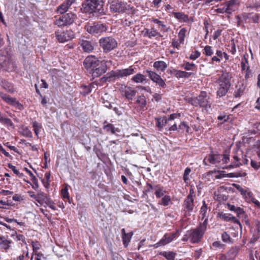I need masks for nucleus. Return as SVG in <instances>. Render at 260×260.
<instances>
[{"label": "nucleus", "mask_w": 260, "mask_h": 260, "mask_svg": "<svg viewBox=\"0 0 260 260\" xmlns=\"http://www.w3.org/2000/svg\"><path fill=\"white\" fill-rule=\"evenodd\" d=\"M136 90L129 86H124L121 89V94L128 100H132L136 94Z\"/></svg>", "instance_id": "24"}, {"label": "nucleus", "mask_w": 260, "mask_h": 260, "mask_svg": "<svg viewBox=\"0 0 260 260\" xmlns=\"http://www.w3.org/2000/svg\"><path fill=\"white\" fill-rule=\"evenodd\" d=\"M107 71V65L106 62L105 61H100L98 65L93 69L90 71V74H91L92 77L97 78L101 76L103 74L105 73Z\"/></svg>", "instance_id": "15"}, {"label": "nucleus", "mask_w": 260, "mask_h": 260, "mask_svg": "<svg viewBox=\"0 0 260 260\" xmlns=\"http://www.w3.org/2000/svg\"><path fill=\"white\" fill-rule=\"evenodd\" d=\"M178 129L183 131H185L187 133H189L190 127L186 122L182 121L178 126Z\"/></svg>", "instance_id": "61"}, {"label": "nucleus", "mask_w": 260, "mask_h": 260, "mask_svg": "<svg viewBox=\"0 0 260 260\" xmlns=\"http://www.w3.org/2000/svg\"><path fill=\"white\" fill-rule=\"evenodd\" d=\"M99 44L104 53H108L117 46L116 40L111 37H102L99 40Z\"/></svg>", "instance_id": "8"}, {"label": "nucleus", "mask_w": 260, "mask_h": 260, "mask_svg": "<svg viewBox=\"0 0 260 260\" xmlns=\"http://www.w3.org/2000/svg\"><path fill=\"white\" fill-rule=\"evenodd\" d=\"M209 99L210 97L207 92L202 91L198 96L191 98L189 103L193 106H200L205 110H207L211 107Z\"/></svg>", "instance_id": "5"}, {"label": "nucleus", "mask_w": 260, "mask_h": 260, "mask_svg": "<svg viewBox=\"0 0 260 260\" xmlns=\"http://www.w3.org/2000/svg\"><path fill=\"white\" fill-rule=\"evenodd\" d=\"M240 166H241V158L237 155V154L234 155L231 160V165L229 166V168H237Z\"/></svg>", "instance_id": "40"}, {"label": "nucleus", "mask_w": 260, "mask_h": 260, "mask_svg": "<svg viewBox=\"0 0 260 260\" xmlns=\"http://www.w3.org/2000/svg\"><path fill=\"white\" fill-rule=\"evenodd\" d=\"M31 245L32 247V253H40V252L38 251V250L40 249L41 244L40 242L38 241H32Z\"/></svg>", "instance_id": "59"}, {"label": "nucleus", "mask_w": 260, "mask_h": 260, "mask_svg": "<svg viewBox=\"0 0 260 260\" xmlns=\"http://www.w3.org/2000/svg\"><path fill=\"white\" fill-rule=\"evenodd\" d=\"M153 67L157 71L164 72L168 67V64L164 61H155L153 64Z\"/></svg>", "instance_id": "33"}, {"label": "nucleus", "mask_w": 260, "mask_h": 260, "mask_svg": "<svg viewBox=\"0 0 260 260\" xmlns=\"http://www.w3.org/2000/svg\"><path fill=\"white\" fill-rule=\"evenodd\" d=\"M117 74H118L117 71H111L110 72L108 73L106 75V77L107 78V80L108 82H111L115 81L116 79H118V76H117Z\"/></svg>", "instance_id": "48"}, {"label": "nucleus", "mask_w": 260, "mask_h": 260, "mask_svg": "<svg viewBox=\"0 0 260 260\" xmlns=\"http://www.w3.org/2000/svg\"><path fill=\"white\" fill-rule=\"evenodd\" d=\"M30 260H46V257L42 252L32 253Z\"/></svg>", "instance_id": "56"}, {"label": "nucleus", "mask_w": 260, "mask_h": 260, "mask_svg": "<svg viewBox=\"0 0 260 260\" xmlns=\"http://www.w3.org/2000/svg\"><path fill=\"white\" fill-rule=\"evenodd\" d=\"M0 86L10 93H13L16 91L13 83L3 79L0 81Z\"/></svg>", "instance_id": "28"}, {"label": "nucleus", "mask_w": 260, "mask_h": 260, "mask_svg": "<svg viewBox=\"0 0 260 260\" xmlns=\"http://www.w3.org/2000/svg\"><path fill=\"white\" fill-rule=\"evenodd\" d=\"M176 237L177 233H166L162 238L157 243L154 244L153 246L154 248H157L159 246L166 245L171 242Z\"/></svg>", "instance_id": "17"}, {"label": "nucleus", "mask_w": 260, "mask_h": 260, "mask_svg": "<svg viewBox=\"0 0 260 260\" xmlns=\"http://www.w3.org/2000/svg\"><path fill=\"white\" fill-rule=\"evenodd\" d=\"M19 129V133L21 135L26 138H32V133L28 126L22 125L20 127Z\"/></svg>", "instance_id": "36"}, {"label": "nucleus", "mask_w": 260, "mask_h": 260, "mask_svg": "<svg viewBox=\"0 0 260 260\" xmlns=\"http://www.w3.org/2000/svg\"><path fill=\"white\" fill-rule=\"evenodd\" d=\"M157 255L164 256L167 260H175L177 253L172 251H164L159 252Z\"/></svg>", "instance_id": "35"}, {"label": "nucleus", "mask_w": 260, "mask_h": 260, "mask_svg": "<svg viewBox=\"0 0 260 260\" xmlns=\"http://www.w3.org/2000/svg\"><path fill=\"white\" fill-rule=\"evenodd\" d=\"M208 224V219L206 218L203 222H200L196 228L186 231L182 238V241L183 242L189 241L191 244L200 243L207 231Z\"/></svg>", "instance_id": "1"}, {"label": "nucleus", "mask_w": 260, "mask_h": 260, "mask_svg": "<svg viewBox=\"0 0 260 260\" xmlns=\"http://www.w3.org/2000/svg\"><path fill=\"white\" fill-rule=\"evenodd\" d=\"M0 98L6 104L15 107L19 110H21L23 108V105L16 98L12 97L7 93L0 91Z\"/></svg>", "instance_id": "14"}, {"label": "nucleus", "mask_w": 260, "mask_h": 260, "mask_svg": "<svg viewBox=\"0 0 260 260\" xmlns=\"http://www.w3.org/2000/svg\"><path fill=\"white\" fill-rule=\"evenodd\" d=\"M230 157L227 154H213L210 153L206 156L204 160L203 164L205 165H207V161L211 164H217L220 162L221 161L223 164H226L229 161Z\"/></svg>", "instance_id": "9"}, {"label": "nucleus", "mask_w": 260, "mask_h": 260, "mask_svg": "<svg viewBox=\"0 0 260 260\" xmlns=\"http://www.w3.org/2000/svg\"><path fill=\"white\" fill-rule=\"evenodd\" d=\"M232 75L229 72H223L218 78L216 83L218 85L216 92L217 97H222L228 93L231 85V79Z\"/></svg>", "instance_id": "3"}, {"label": "nucleus", "mask_w": 260, "mask_h": 260, "mask_svg": "<svg viewBox=\"0 0 260 260\" xmlns=\"http://www.w3.org/2000/svg\"><path fill=\"white\" fill-rule=\"evenodd\" d=\"M208 210L207 205L206 204L205 201L203 202V205L200 209V214L201 215L202 219L204 220L207 218L208 219V217L207 216V212Z\"/></svg>", "instance_id": "44"}, {"label": "nucleus", "mask_w": 260, "mask_h": 260, "mask_svg": "<svg viewBox=\"0 0 260 260\" xmlns=\"http://www.w3.org/2000/svg\"><path fill=\"white\" fill-rule=\"evenodd\" d=\"M104 4L103 0H85L82 4L81 10L83 13L101 16L106 14Z\"/></svg>", "instance_id": "2"}, {"label": "nucleus", "mask_w": 260, "mask_h": 260, "mask_svg": "<svg viewBox=\"0 0 260 260\" xmlns=\"http://www.w3.org/2000/svg\"><path fill=\"white\" fill-rule=\"evenodd\" d=\"M187 29L185 28H182L178 34V39L181 44H184V40L186 37Z\"/></svg>", "instance_id": "47"}, {"label": "nucleus", "mask_w": 260, "mask_h": 260, "mask_svg": "<svg viewBox=\"0 0 260 260\" xmlns=\"http://www.w3.org/2000/svg\"><path fill=\"white\" fill-rule=\"evenodd\" d=\"M135 109L138 111L144 110L147 105L146 98L144 95L137 96L135 102Z\"/></svg>", "instance_id": "21"}, {"label": "nucleus", "mask_w": 260, "mask_h": 260, "mask_svg": "<svg viewBox=\"0 0 260 260\" xmlns=\"http://www.w3.org/2000/svg\"><path fill=\"white\" fill-rule=\"evenodd\" d=\"M173 15L174 17L179 20L182 21L184 22H192L193 21V18L192 17H189L188 15H186L182 12H173Z\"/></svg>", "instance_id": "27"}, {"label": "nucleus", "mask_w": 260, "mask_h": 260, "mask_svg": "<svg viewBox=\"0 0 260 260\" xmlns=\"http://www.w3.org/2000/svg\"><path fill=\"white\" fill-rule=\"evenodd\" d=\"M117 71L118 78H122L134 74L136 73V68L133 66H131L128 68L118 70Z\"/></svg>", "instance_id": "20"}, {"label": "nucleus", "mask_w": 260, "mask_h": 260, "mask_svg": "<svg viewBox=\"0 0 260 260\" xmlns=\"http://www.w3.org/2000/svg\"><path fill=\"white\" fill-rule=\"evenodd\" d=\"M149 21L151 22L154 23L157 25V27L160 31L164 32H167L168 31V28L167 25L165 24V22L154 17H152L149 19Z\"/></svg>", "instance_id": "30"}, {"label": "nucleus", "mask_w": 260, "mask_h": 260, "mask_svg": "<svg viewBox=\"0 0 260 260\" xmlns=\"http://www.w3.org/2000/svg\"><path fill=\"white\" fill-rule=\"evenodd\" d=\"M103 128L106 133L112 135H117V133L120 132V129L118 127H115L113 124L109 123L107 120L104 122Z\"/></svg>", "instance_id": "25"}, {"label": "nucleus", "mask_w": 260, "mask_h": 260, "mask_svg": "<svg viewBox=\"0 0 260 260\" xmlns=\"http://www.w3.org/2000/svg\"><path fill=\"white\" fill-rule=\"evenodd\" d=\"M222 59V51L220 50H217L215 53V55L211 58V61L212 63L214 62L219 63Z\"/></svg>", "instance_id": "43"}, {"label": "nucleus", "mask_w": 260, "mask_h": 260, "mask_svg": "<svg viewBox=\"0 0 260 260\" xmlns=\"http://www.w3.org/2000/svg\"><path fill=\"white\" fill-rule=\"evenodd\" d=\"M191 172V169L190 168L187 167L184 172L183 176V179L184 182L186 184H188L189 182V175L190 173Z\"/></svg>", "instance_id": "57"}, {"label": "nucleus", "mask_w": 260, "mask_h": 260, "mask_svg": "<svg viewBox=\"0 0 260 260\" xmlns=\"http://www.w3.org/2000/svg\"><path fill=\"white\" fill-rule=\"evenodd\" d=\"M155 120L156 121L155 125L158 128L159 131H161L164 127L167 124L166 121V117H155Z\"/></svg>", "instance_id": "34"}, {"label": "nucleus", "mask_w": 260, "mask_h": 260, "mask_svg": "<svg viewBox=\"0 0 260 260\" xmlns=\"http://www.w3.org/2000/svg\"><path fill=\"white\" fill-rule=\"evenodd\" d=\"M94 87L93 86V83H92L88 85H82L81 86V88L82 89V91H81V94L83 95L84 96H86L91 92L92 88Z\"/></svg>", "instance_id": "42"}, {"label": "nucleus", "mask_w": 260, "mask_h": 260, "mask_svg": "<svg viewBox=\"0 0 260 260\" xmlns=\"http://www.w3.org/2000/svg\"><path fill=\"white\" fill-rule=\"evenodd\" d=\"M248 54L247 53H245L243 55V58L242 59V61L241 62V70L242 71H245L246 69L247 66H249L248 65Z\"/></svg>", "instance_id": "46"}, {"label": "nucleus", "mask_w": 260, "mask_h": 260, "mask_svg": "<svg viewBox=\"0 0 260 260\" xmlns=\"http://www.w3.org/2000/svg\"><path fill=\"white\" fill-rule=\"evenodd\" d=\"M216 12L218 13H224L225 12L228 13V9H227L225 3L218 6L216 9Z\"/></svg>", "instance_id": "62"}, {"label": "nucleus", "mask_w": 260, "mask_h": 260, "mask_svg": "<svg viewBox=\"0 0 260 260\" xmlns=\"http://www.w3.org/2000/svg\"><path fill=\"white\" fill-rule=\"evenodd\" d=\"M37 202L44 207L48 206L53 210H57L55 203L51 199L50 197L43 192H39V196Z\"/></svg>", "instance_id": "13"}, {"label": "nucleus", "mask_w": 260, "mask_h": 260, "mask_svg": "<svg viewBox=\"0 0 260 260\" xmlns=\"http://www.w3.org/2000/svg\"><path fill=\"white\" fill-rule=\"evenodd\" d=\"M171 202V197L168 195H164L159 201L158 204L163 206H167Z\"/></svg>", "instance_id": "45"}, {"label": "nucleus", "mask_w": 260, "mask_h": 260, "mask_svg": "<svg viewBox=\"0 0 260 260\" xmlns=\"http://www.w3.org/2000/svg\"><path fill=\"white\" fill-rule=\"evenodd\" d=\"M85 30L89 34L93 36H100L107 30L105 24L100 22H92L87 23L84 26Z\"/></svg>", "instance_id": "6"}, {"label": "nucleus", "mask_w": 260, "mask_h": 260, "mask_svg": "<svg viewBox=\"0 0 260 260\" xmlns=\"http://www.w3.org/2000/svg\"><path fill=\"white\" fill-rule=\"evenodd\" d=\"M0 123L8 127H14V124L11 119L7 118L0 112Z\"/></svg>", "instance_id": "39"}, {"label": "nucleus", "mask_w": 260, "mask_h": 260, "mask_svg": "<svg viewBox=\"0 0 260 260\" xmlns=\"http://www.w3.org/2000/svg\"><path fill=\"white\" fill-rule=\"evenodd\" d=\"M176 72V77L177 79H188L190 77H194L196 76V74L194 72H187L185 71L177 70Z\"/></svg>", "instance_id": "31"}, {"label": "nucleus", "mask_w": 260, "mask_h": 260, "mask_svg": "<svg viewBox=\"0 0 260 260\" xmlns=\"http://www.w3.org/2000/svg\"><path fill=\"white\" fill-rule=\"evenodd\" d=\"M31 125L35 135L38 139L39 138V134L42 128V124L37 121H34L31 122Z\"/></svg>", "instance_id": "41"}, {"label": "nucleus", "mask_w": 260, "mask_h": 260, "mask_svg": "<svg viewBox=\"0 0 260 260\" xmlns=\"http://www.w3.org/2000/svg\"><path fill=\"white\" fill-rule=\"evenodd\" d=\"M154 184H152L149 182L146 183V185L145 187V189L143 191V193L145 195H147L149 192H150L154 190Z\"/></svg>", "instance_id": "53"}, {"label": "nucleus", "mask_w": 260, "mask_h": 260, "mask_svg": "<svg viewBox=\"0 0 260 260\" xmlns=\"http://www.w3.org/2000/svg\"><path fill=\"white\" fill-rule=\"evenodd\" d=\"M100 61L99 59L94 56L89 55L84 59L83 64L85 68L90 73V71L98 65Z\"/></svg>", "instance_id": "16"}, {"label": "nucleus", "mask_w": 260, "mask_h": 260, "mask_svg": "<svg viewBox=\"0 0 260 260\" xmlns=\"http://www.w3.org/2000/svg\"><path fill=\"white\" fill-rule=\"evenodd\" d=\"M247 174L245 172L239 171L234 173H230L228 174V176L229 177H242L246 176Z\"/></svg>", "instance_id": "58"}, {"label": "nucleus", "mask_w": 260, "mask_h": 260, "mask_svg": "<svg viewBox=\"0 0 260 260\" xmlns=\"http://www.w3.org/2000/svg\"><path fill=\"white\" fill-rule=\"evenodd\" d=\"M195 197L194 192L193 189H190L189 193L185 199L183 207L184 211L186 215H190V212L192 211L194 208V197Z\"/></svg>", "instance_id": "10"}, {"label": "nucleus", "mask_w": 260, "mask_h": 260, "mask_svg": "<svg viewBox=\"0 0 260 260\" xmlns=\"http://www.w3.org/2000/svg\"><path fill=\"white\" fill-rule=\"evenodd\" d=\"M8 167L12 170L14 173L16 174L17 176L20 178H22L24 176V174L22 173H20L17 169L16 167L13 166L11 164H8Z\"/></svg>", "instance_id": "55"}, {"label": "nucleus", "mask_w": 260, "mask_h": 260, "mask_svg": "<svg viewBox=\"0 0 260 260\" xmlns=\"http://www.w3.org/2000/svg\"><path fill=\"white\" fill-rule=\"evenodd\" d=\"M132 81L136 83H143L144 82H147L148 79L146 78L144 75L138 73L132 77Z\"/></svg>", "instance_id": "37"}, {"label": "nucleus", "mask_w": 260, "mask_h": 260, "mask_svg": "<svg viewBox=\"0 0 260 260\" xmlns=\"http://www.w3.org/2000/svg\"><path fill=\"white\" fill-rule=\"evenodd\" d=\"M154 193L156 198L159 199L163 197L166 193L164 187L160 184H154Z\"/></svg>", "instance_id": "32"}, {"label": "nucleus", "mask_w": 260, "mask_h": 260, "mask_svg": "<svg viewBox=\"0 0 260 260\" xmlns=\"http://www.w3.org/2000/svg\"><path fill=\"white\" fill-rule=\"evenodd\" d=\"M61 16H55L54 24L58 27L69 26L73 25L78 19L76 13L71 11L60 14Z\"/></svg>", "instance_id": "4"}, {"label": "nucleus", "mask_w": 260, "mask_h": 260, "mask_svg": "<svg viewBox=\"0 0 260 260\" xmlns=\"http://www.w3.org/2000/svg\"><path fill=\"white\" fill-rule=\"evenodd\" d=\"M227 49L229 52L231 53L232 54L234 55L236 53V46L235 40L234 39L232 40L230 43L228 45Z\"/></svg>", "instance_id": "50"}, {"label": "nucleus", "mask_w": 260, "mask_h": 260, "mask_svg": "<svg viewBox=\"0 0 260 260\" xmlns=\"http://www.w3.org/2000/svg\"><path fill=\"white\" fill-rule=\"evenodd\" d=\"M201 55V53L198 50L192 52L190 54L189 58L190 60H196Z\"/></svg>", "instance_id": "63"}, {"label": "nucleus", "mask_w": 260, "mask_h": 260, "mask_svg": "<svg viewBox=\"0 0 260 260\" xmlns=\"http://www.w3.org/2000/svg\"><path fill=\"white\" fill-rule=\"evenodd\" d=\"M217 119L220 122L218 123V125H221L225 122L229 121L230 119V115H226L225 114H223L219 115L217 117Z\"/></svg>", "instance_id": "54"}, {"label": "nucleus", "mask_w": 260, "mask_h": 260, "mask_svg": "<svg viewBox=\"0 0 260 260\" xmlns=\"http://www.w3.org/2000/svg\"><path fill=\"white\" fill-rule=\"evenodd\" d=\"M78 0H64L56 9L55 12L57 14H62L68 12L69 10L73 5L77 4Z\"/></svg>", "instance_id": "18"}, {"label": "nucleus", "mask_w": 260, "mask_h": 260, "mask_svg": "<svg viewBox=\"0 0 260 260\" xmlns=\"http://www.w3.org/2000/svg\"><path fill=\"white\" fill-rule=\"evenodd\" d=\"M0 247L6 252H9L14 247V242L11 240H6L4 238H0Z\"/></svg>", "instance_id": "29"}, {"label": "nucleus", "mask_w": 260, "mask_h": 260, "mask_svg": "<svg viewBox=\"0 0 260 260\" xmlns=\"http://www.w3.org/2000/svg\"><path fill=\"white\" fill-rule=\"evenodd\" d=\"M236 4V0H230L225 3V5L227 9H228V13H231V12L235 10L234 7Z\"/></svg>", "instance_id": "49"}, {"label": "nucleus", "mask_w": 260, "mask_h": 260, "mask_svg": "<svg viewBox=\"0 0 260 260\" xmlns=\"http://www.w3.org/2000/svg\"><path fill=\"white\" fill-rule=\"evenodd\" d=\"M61 196L63 199H67L70 201V196L67 186L61 190Z\"/></svg>", "instance_id": "60"}, {"label": "nucleus", "mask_w": 260, "mask_h": 260, "mask_svg": "<svg viewBox=\"0 0 260 260\" xmlns=\"http://www.w3.org/2000/svg\"><path fill=\"white\" fill-rule=\"evenodd\" d=\"M214 53L213 48L212 46L206 45L203 49V54L207 56H211Z\"/></svg>", "instance_id": "52"}, {"label": "nucleus", "mask_w": 260, "mask_h": 260, "mask_svg": "<svg viewBox=\"0 0 260 260\" xmlns=\"http://www.w3.org/2000/svg\"><path fill=\"white\" fill-rule=\"evenodd\" d=\"M110 10L113 13H129L133 11V7L119 0L112 1L110 5Z\"/></svg>", "instance_id": "7"}, {"label": "nucleus", "mask_w": 260, "mask_h": 260, "mask_svg": "<svg viewBox=\"0 0 260 260\" xmlns=\"http://www.w3.org/2000/svg\"><path fill=\"white\" fill-rule=\"evenodd\" d=\"M78 44L82 50L86 53L91 52L94 49V43L91 41L79 39Z\"/></svg>", "instance_id": "19"}, {"label": "nucleus", "mask_w": 260, "mask_h": 260, "mask_svg": "<svg viewBox=\"0 0 260 260\" xmlns=\"http://www.w3.org/2000/svg\"><path fill=\"white\" fill-rule=\"evenodd\" d=\"M250 166L255 170H257L260 168V161L251 159Z\"/></svg>", "instance_id": "64"}, {"label": "nucleus", "mask_w": 260, "mask_h": 260, "mask_svg": "<svg viewBox=\"0 0 260 260\" xmlns=\"http://www.w3.org/2000/svg\"><path fill=\"white\" fill-rule=\"evenodd\" d=\"M55 35L56 39L60 43L72 40L75 37V34L71 29L64 31L57 30L55 32Z\"/></svg>", "instance_id": "11"}, {"label": "nucleus", "mask_w": 260, "mask_h": 260, "mask_svg": "<svg viewBox=\"0 0 260 260\" xmlns=\"http://www.w3.org/2000/svg\"><path fill=\"white\" fill-rule=\"evenodd\" d=\"M218 217L225 221H231L234 223H236L239 225L240 227L242 226L240 221L230 213H224L223 212H219L218 214Z\"/></svg>", "instance_id": "23"}, {"label": "nucleus", "mask_w": 260, "mask_h": 260, "mask_svg": "<svg viewBox=\"0 0 260 260\" xmlns=\"http://www.w3.org/2000/svg\"><path fill=\"white\" fill-rule=\"evenodd\" d=\"M222 241L226 243H233V240L231 238L230 235L226 232H224L221 234Z\"/></svg>", "instance_id": "51"}, {"label": "nucleus", "mask_w": 260, "mask_h": 260, "mask_svg": "<svg viewBox=\"0 0 260 260\" xmlns=\"http://www.w3.org/2000/svg\"><path fill=\"white\" fill-rule=\"evenodd\" d=\"M141 34L143 37L148 38L149 39H152L154 37H161L160 33L153 27L150 29L144 28V29L141 31Z\"/></svg>", "instance_id": "22"}, {"label": "nucleus", "mask_w": 260, "mask_h": 260, "mask_svg": "<svg viewBox=\"0 0 260 260\" xmlns=\"http://www.w3.org/2000/svg\"><path fill=\"white\" fill-rule=\"evenodd\" d=\"M121 238L123 246L125 248L127 247L128 246L132 238L134 235L133 232L131 231L129 233H126L125 229H122L121 230Z\"/></svg>", "instance_id": "26"}, {"label": "nucleus", "mask_w": 260, "mask_h": 260, "mask_svg": "<svg viewBox=\"0 0 260 260\" xmlns=\"http://www.w3.org/2000/svg\"><path fill=\"white\" fill-rule=\"evenodd\" d=\"M144 73H145L148 75L150 79L159 87L162 88H166L167 87V84L165 80H164L161 76L155 72L149 70H146L144 71Z\"/></svg>", "instance_id": "12"}, {"label": "nucleus", "mask_w": 260, "mask_h": 260, "mask_svg": "<svg viewBox=\"0 0 260 260\" xmlns=\"http://www.w3.org/2000/svg\"><path fill=\"white\" fill-rule=\"evenodd\" d=\"M181 68L184 69L186 71H191V72L196 73L197 70V66L192 62H189L188 61H185L184 63L181 66Z\"/></svg>", "instance_id": "38"}]
</instances>
